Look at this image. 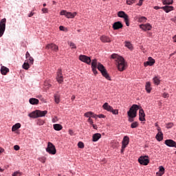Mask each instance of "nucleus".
<instances>
[{"instance_id":"f257e3e1","label":"nucleus","mask_w":176,"mask_h":176,"mask_svg":"<svg viewBox=\"0 0 176 176\" xmlns=\"http://www.w3.org/2000/svg\"><path fill=\"white\" fill-rule=\"evenodd\" d=\"M91 68L94 75H97V74H98V72H97L98 69V71L101 72L102 76L105 78V79H107V80H111V76H109L108 72H107V69H105V67H104L102 64H101L100 63H98L97 59L92 60Z\"/></svg>"},{"instance_id":"f03ea898","label":"nucleus","mask_w":176,"mask_h":176,"mask_svg":"<svg viewBox=\"0 0 176 176\" xmlns=\"http://www.w3.org/2000/svg\"><path fill=\"white\" fill-rule=\"evenodd\" d=\"M111 58L115 60L118 69L119 71H120V72L126 69L127 65H126V62L124 61V58H123V57L116 54H113L111 55Z\"/></svg>"},{"instance_id":"7ed1b4c3","label":"nucleus","mask_w":176,"mask_h":176,"mask_svg":"<svg viewBox=\"0 0 176 176\" xmlns=\"http://www.w3.org/2000/svg\"><path fill=\"white\" fill-rule=\"evenodd\" d=\"M140 109V107L138 104H133L127 112L128 115V122L131 123L134 122V118L137 117V111Z\"/></svg>"},{"instance_id":"20e7f679","label":"nucleus","mask_w":176,"mask_h":176,"mask_svg":"<svg viewBox=\"0 0 176 176\" xmlns=\"http://www.w3.org/2000/svg\"><path fill=\"white\" fill-rule=\"evenodd\" d=\"M47 114V111H41L36 110L30 113H29L28 116L30 118H43Z\"/></svg>"},{"instance_id":"39448f33","label":"nucleus","mask_w":176,"mask_h":176,"mask_svg":"<svg viewBox=\"0 0 176 176\" xmlns=\"http://www.w3.org/2000/svg\"><path fill=\"white\" fill-rule=\"evenodd\" d=\"M118 16L120 17L121 19H124V21L127 27L130 25V20L129 19V15L126 14L124 11H119L118 12Z\"/></svg>"},{"instance_id":"423d86ee","label":"nucleus","mask_w":176,"mask_h":176,"mask_svg":"<svg viewBox=\"0 0 176 176\" xmlns=\"http://www.w3.org/2000/svg\"><path fill=\"white\" fill-rule=\"evenodd\" d=\"M46 152L50 153V155H56V153H57V150H56V146L53 145V143L50 142H48Z\"/></svg>"},{"instance_id":"0eeeda50","label":"nucleus","mask_w":176,"mask_h":176,"mask_svg":"<svg viewBox=\"0 0 176 176\" xmlns=\"http://www.w3.org/2000/svg\"><path fill=\"white\" fill-rule=\"evenodd\" d=\"M6 28V19H3L0 21V38L2 37L5 33V30Z\"/></svg>"},{"instance_id":"6e6552de","label":"nucleus","mask_w":176,"mask_h":176,"mask_svg":"<svg viewBox=\"0 0 176 176\" xmlns=\"http://www.w3.org/2000/svg\"><path fill=\"white\" fill-rule=\"evenodd\" d=\"M60 16H65L67 19H74L75 16H76L77 13L76 12H68L67 10H62L60 12Z\"/></svg>"},{"instance_id":"1a4fd4ad","label":"nucleus","mask_w":176,"mask_h":176,"mask_svg":"<svg viewBox=\"0 0 176 176\" xmlns=\"http://www.w3.org/2000/svg\"><path fill=\"white\" fill-rule=\"evenodd\" d=\"M79 60L80 61H82V63H85L86 64H88L90 65L91 63V59L90 57L86 56V55H80L79 56Z\"/></svg>"},{"instance_id":"9d476101","label":"nucleus","mask_w":176,"mask_h":176,"mask_svg":"<svg viewBox=\"0 0 176 176\" xmlns=\"http://www.w3.org/2000/svg\"><path fill=\"white\" fill-rule=\"evenodd\" d=\"M154 9H155V10H158V9H163L166 13H168L171 12V10H174V7L168 6H165L164 7L155 6Z\"/></svg>"},{"instance_id":"9b49d317","label":"nucleus","mask_w":176,"mask_h":176,"mask_svg":"<svg viewBox=\"0 0 176 176\" xmlns=\"http://www.w3.org/2000/svg\"><path fill=\"white\" fill-rule=\"evenodd\" d=\"M145 157H148V156L140 157L138 159V162L140 164H142L143 166H148V164H149V160Z\"/></svg>"},{"instance_id":"f8f14e48","label":"nucleus","mask_w":176,"mask_h":176,"mask_svg":"<svg viewBox=\"0 0 176 176\" xmlns=\"http://www.w3.org/2000/svg\"><path fill=\"white\" fill-rule=\"evenodd\" d=\"M56 80L58 82V83H63V82H64V78L63 77L61 69H58L57 72Z\"/></svg>"},{"instance_id":"ddd939ff","label":"nucleus","mask_w":176,"mask_h":176,"mask_svg":"<svg viewBox=\"0 0 176 176\" xmlns=\"http://www.w3.org/2000/svg\"><path fill=\"white\" fill-rule=\"evenodd\" d=\"M165 144L170 148H176V142L173 140H165Z\"/></svg>"},{"instance_id":"4468645a","label":"nucleus","mask_w":176,"mask_h":176,"mask_svg":"<svg viewBox=\"0 0 176 176\" xmlns=\"http://www.w3.org/2000/svg\"><path fill=\"white\" fill-rule=\"evenodd\" d=\"M45 49H51V50H54V52H58V46L56 45V44L54 43L47 45Z\"/></svg>"},{"instance_id":"2eb2a0df","label":"nucleus","mask_w":176,"mask_h":176,"mask_svg":"<svg viewBox=\"0 0 176 176\" xmlns=\"http://www.w3.org/2000/svg\"><path fill=\"white\" fill-rule=\"evenodd\" d=\"M140 28L143 30V31H151L152 30V25L149 23L142 24L140 25Z\"/></svg>"},{"instance_id":"dca6fc26","label":"nucleus","mask_w":176,"mask_h":176,"mask_svg":"<svg viewBox=\"0 0 176 176\" xmlns=\"http://www.w3.org/2000/svg\"><path fill=\"white\" fill-rule=\"evenodd\" d=\"M129 142H130V138H129V136H124L122 142V146L126 148L129 145Z\"/></svg>"},{"instance_id":"f3484780","label":"nucleus","mask_w":176,"mask_h":176,"mask_svg":"<svg viewBox=\"0 0 176 176\" xmlns=\"http://www.w3.org/2000/svg\"><path fill=\"white\" fill-rule=\"evenodd\" d=\"M139 120H140V122L145 121V112H144V109H142L139 111Z\"/></svg>"},{"instance_id":"a211bd4d","label":"nucleus","mask_w":176,"mask_h":176,"mask_svg":"<svg viewBox=\"0 0 176 176\" xmlns=\"http://www.w3.org/2000/svg\"><path fill=\"white\" fill-rule=\"evenodd\" d=\"M113 30H120V28H123V24L120 21H117L113 24Z\"/></svg>"},{"instance_id":"6ab92c4d","label":"nucleus","mask_w":176,"mask_h":176,"mask_svg":"<svg viewBox=\"0 0 176 176\" xmlns=\"http://www.w3.org/2000/svg\"><path fill=\"white\" fill-rule=\"evenodd\" d=\"M100 41L103 43H110L111 42V38L107 36H100Z\"/></svg>"},{"instance_id":"aec40b11","label":"nucleus","mask_w":176,"mask_h":176,"mask_svg":"<svg viewBox=\"0 0 176 176\" xmlns=\"http://www.w3.org/2000/svg\"><path fill=\"white\" fill-rule=\"evenodd\" d=\"M102 108L103 109H105V111H108V112H111L112 111L113 107L111 106H110L108 102H105L103 105H102Z\"/></svg>"},{"instance_id":"412c9836","label":"nucleus","mask_w":176,"mask_h":176,"mask_svg":"<svg viewBox=\"0 0 176 176\" xmlns=\"http://www.w3.org/2000/svg\"><path fill=\"white\" fill-rule=\"evenodd\" d=\"M29 102L32 105H38V104H39V100L34 98H32L29 100Z\"/></svg>"},{"instance_id":"4be33fe9","label":"nucleus","mask_w":176,"mask_h":176,"mask_svg":"<svg viewBox=\"0 0 176 176\" xmlns=\"http://www.w3.org/2000/svg\"><path fill=\"white\" fill-rule=\"evenodd\" d=\"M9 72V68L5 67V66H1V75H6Z\"/></svg>"},{"instance_id":"5701e85b","label":"nucleus","mask_w":176,"mask_h":176,"mask_svg":"<svg viewBox=\"0 0 176 176\" xmlns=\"http://www.w3.org/2000/svg\"><path fill=\"white\" fill-rule=\"evenodd\" d=\"M155 138L159 142L163 141V132H162V131L158 132L155 136Z\"/></svg>"},{"instance_id":"b1692460","label":"nucleus","mask_w":176,"mask_h":176,"mask_svg":"<svg viewBox=\"0 0 176 176\" xmlns=\"http://www.w3.org/2000/svg\"><path fill=\"white\" fill-rule=\"evenodd\" d=\"M92 138H93L92 141H94V142H97V141H98V139L101 138V134L95 133L93 135Z\"/></svg>"},{"instance_id":"393cba45","label":"nucleus","mask_w":176,"mask_h":176,"mask_svg":"<svg viewBox=\"0 0 176 176\" xmlns=\"http://www.w3.org/2000/svg\"><path fill=\"white\" fill-rule=\"evenodd\" d=\"M53 127L56 131H60V130H63V125L60 124H55L53 125Z\"/></svg>"},{"instance_id":"a878e982","label":"nucleus","mask_w":176,"mask_h":176,"mask_svg":"<svg viewBox=\"0 0 176 176\" xmlns=\"http://www.w3.org/2000/svg\"><path fill=\"white\" fill-rule=\"evenodd\" d=\"M145 89L147 93H151V91H152V87H151L150 82H146Z\"/></svg>"},{"instance_id":"bb28decb","label":"nucleus","mask_w":176,"mask_h":176,"mask_svg":"<svg viewBox=\"0 0 176 176\" xmlns=\"http://www.w3.org/2000/svg\"><path fill=\"white\" fill-rule=\"evenodd\" d=\"M21 127V124L16 123L14 125L12 126V131H16V130H19Z\"/></svg>"},{"instance_id":"cd10ccee","label":"nucleus","mask_w":176,"mask_h":176,"mask_svg":"<svg viewBox=\"0 0 176 176\" xmlns=\"http://www.w3.org/2000/svg\"><path fill=\"white\" fill-rule=\"evenodd\" d=\"M159 168H160V170H159V172L157 173V175L162 176V175H163V174H164V167L161 166L159 167Z\"/></svg>"},{"instance_id":"c85d7f7f","label":"nucleus","mask_w":176,"mask_h":176,"mask_svg":"<svg viewBox=\"0 0 176 176\" xmlns=\"http://www.w3.org/2000/svg\"><path fill=\"white\" fill-rule=\"evenodd\" d=\"M163 5H173L174 3L173 0H162Z\"/></svg>"},{"instance_id":"c756f323","label":"nucleus","mask_w":176,"mask_h":176,"mask_svg":"<svg viewBox=\"0 0 176 176\" xmlns=\"http://www.w3.org/2000/svg\"><path fill=\"white\" fill-rule=\"evenodd\" d=\"M54 101L56 104H59L60 103V95H58V94H55L54 96Z\"/></svg>"},{"instance_id":"7c9ffc66","label":"nucleus","mask_w":176,"mask_h":176,"mask_svg":"<svg viewBox=\"0 0 176 176\" xmlns=\"http://www.w3.org/2000/svg\"><path fill=\"white\" fill-rule=\"evenodd\" d=\"M153 82H154L155 85H160V79L159 78V77L155 76V77L153 78Z\"/></svg>"},{"instance_id":"2f4dec72","label":"nucleus","mask_w":176,"mask_h":176,"mask_svg":"<svg viewBox=\"0 0 176 176\" xmlns=\"http://www.w3.org/2000/svg\"><path fill=\"white\" fill-rule=\"evenodd\" d=\"M139 23H146V17L145 16H141L138 19Z\"/></svg>"},{"instance_id":"473e14b6","label":"nucleus","mask_w":176,"mask_h":176,"mask_svg":"<svg viewBox=\"0 0 176 176\" xmlns=\"http://www.w3.org/2000/svg\"><path fill=\"white\" fill-rule=\"evenodd\" d=\"M148 62L150 63V67H152V65L155 64V59H153L152 57H148Z\"/></svg>"},{"instance_id":"72a5a7b5","label":"nucleus","mask_w":176,"mask_h":176,"mask_svg":"<svg viewBox=\"0 0 176 176\" xmlns=\"http://www.w3.org/2000/svg\"><path fill=\"white\" fill-rule=\"evenodd\" d=\"M91 115H93V112H91V111H88V112H87V113H85L84 114V116H85V118H91Z\"/></svg>"},{"instance_id":"f704fd0d","label":"nucleus","mask_w":176,"mask_h":176,"mask_svg":"<svg viewBox=\"0 0 176 176\" xmlns=\"http://www.w3.org/2000/svg\"><path fill=\"white\" fill-rule=\"evenodd\" d=\"M138 126V122H134L131 124V129H137V126Z\"/></svg>"},{"instance_id":"c9c22d12","label":"nucleus","mask_w":176,"mask_h":176,"mask_svg":"<svg viewBox=\"0 0 176 176\" xmlns=\"http://www.w3.org/2000/svg\"><path fill=\"white\" fill-rule=\"evenodd\" d=\"M126 47H128V49H130L131 50L133 49V45L129 42L125 43Z\"/></svg>"},{"instance_id":"e433bc0d","label":"nucleus","mask_w":176,"mask_h":176,"mask_svg":"<svg viewBox=\"0 0 176 176\" xmlns=\"http://www.w3.org/2000/svg\"><path fill=\"white\" fill-rule=\"evenodd\" d=\"M23 69H28L30 68V64L28 63H24L23 65Z\"/></svg>"},{"instance_id":"4c0bfd02","label":"nucleus","mask_w":176,"mask_h":176,"mask_svg":"<svg viewBox=\"0 0 176 176\" xmlns=\"http://www.w3.org/2000/svg\"><path fill=\"white\" fill-rule=\"evenodd\" d=\"M68 45H69L71 49H76V45H75V43L72 42H68Z\"/></svg>"},{"instance_id":"58836bf2","label":"nucleus","mask_w":176,"mask_h":176,"mask_svg":"<svg viewBox=\"0 0 176 176\" xmlns=\"http://www.w3.org/2000/svg\"><path fill=\"white\" fill-rule=\"evenodd\" d=\"M78 148H80V149H83V148H85V144H83V142H79L78 143Z\"/></svg>"},{"instance_id":"ea45409f","label":"nucleus","mask_w":176,"mask_h":176,"mask_svg":"<svg viewBox=\"0 0 176 176\" xmlns=\"http://www.w3.org/2000/svg\"><path fill=\"white\" fill-rule=\"evenodd\" d=\"M110 112H111L113 115H118L119 113V110L113 109V108Z\"/></svg>"},{"instance_id":"a19ab883","label":"nucleus","mask_w":176,"mask_h":176,"mask_svg":"<svg viewBox=\"0 0 176 176\" xmlns=\"http://www.w3.org/2000/svg\"><path fill=\"white\" fill-rule=\"evenodd\" d=\"M127 5H133V3H135V0H126Z\"/></svg>"},{"instance_id":"79ce46f5","label":"nucleus","mask_w":176,"mask_h":176,"mask_svg":"<svg viewBox=\"0 0 176 176\" xmlns=\"http://www.w3.org/2000/svg\"><path fill=\"white\" fill-rule=\"evenodd\" d=\"M37 124H38V126H43V124H45V121L42 120H38Z\"/></svg>"},{"instance_id":"37998d69","label":"nucleus","mask_w":176,"mask_h":176,"mask_svg":"<svg viewBox=\"0 0 176 176\" xmlns=\"http://www.w3.org/2000/svg\"><path fill=\"white\" fill-rule=\"evenodd\" d=\"M39 162H41V163H45L46 162V157H42L38 158Z\"/></svg>"},{"instance_id":"c03bdc74","label":"nucleus","mask_w":176,"mask_h":176,"mask_svg":"<svg viewBox=\"0 0 176 176\" xmlns=\"http://www.w3.org/2000/svg\"><path fill=\"white\" fill-rule=\"evenodd\" d=\"M28 61H29V63H30V64H34V58H33V57L30 56V57L28 58Z\"/></svg>"},{"instance_id":"a18cd8bd","label":"nucleus","mask_w":176,"mask_h":176,"mask_svg":"<svg viewBox=\"0 0 176 176\" xmlns=\"http://www.w3.org/2000/svg\"><path fill=\"white\" fill-rule=\"evenodd\" d=\"M174 126V124L170 122L166 124V129H171Z\"/></svg>"},{"instance_id":"49530a36","label":"nucleus","mask_w":176,"mask_h":176,"mask_svg":"<svg viewBox=\"0 0 176 176\" xmlns=\"http://www.w3.org/2000/svg\"><path fill=\"white\" fill-rule=\"evenodd\" d=\"M21 173L19 171H16L12 174V176H21Z\"/></svg>"},{"instance_id":"de8ad7c7","label":"nucleus","mask_w":176,"mask_h":176,"mask_svg":"<svg viewBox=\"0 0 176 176\" xmlns=\"http://www.w3.org/2000/svg\"><path fill=\"white\" fill-rule=\"evenodd\" d=\"M14 151H19L20 146L19 145L14 146Z\"/></svg>"},{"instance_id":"09e8293b","label":"nucleus","mask_w":176,"mask_h":176,"mask_svg":"<svg viewBox=\"0 0 176 176\" xmlns=\"http://www.w3.org/2000/svg\"><path fill=\"white\" fill-rule=\"evenodd\" d=\"M169 96L170 95L167 93H164V94H163L164 98H168Z\"/></svg>"},{"instance_id":"8fccbe9b","label":"nucleus","mask_w":176,"mask_h":176,"mask_svg":"<svg viewBox=\"0 0 176 176\" xmlns=\"http://www.w3.org/2000/svg\"><path fill=\"white\" fill-rule=\"evenodd\" d=\"M144 67H148V65L151 66V63H149V60L144 62Z\"/></svg>"},{"instance_id":"3c124183","label":"nucleus","mask_w":176,"mask_h":176,"mask_svg":"<svg viewBox=\"0 0 176 176\" xmlns=\"http://www.w3.org/2000/svg\"><path fill=\"white\" fill-rule=\"evenodd\" d=\"M25 57L27 59H28L30 57H31L30 52H26Z\"/></svg>"},{"instance_id":"603ef678","label":"nucleus","mask_w":176,"mask_h":176,"mask_svg":"<svg viewBox=\"0 0 176 176\" xmlns=\"http://www.w3.org/2000/svg\"><path fill=\"white\" fill-rule=\"evenodd\" d=\"M88 122H89V123H90V124H91V125H93V123H94V122H93V120H92L91 118H89L88 119Z\"/></svg>"},{"instance_id":"864d4df0","label":"nucleus","mask_w":176,"mask_h":176,"mask_svg":"<svg viewBox=\"0 0 176 176\" xmlns=\"http://www.w3.org/2000/svg\"><path fill=\"white\" fill-rule=\"evenodd\" d=\"M98 118H99L100 119H102L105 118V116L103 114L98 115Z\"/></svg>"},{"instance_id":"5fc2aeb1","label":"nucleus","mask_w":176,"mask_h":176,"mask_svg":"<svg viewBox=\"0 0 176 176\" xmlns=\"http://www.w3.org/2000/svg\"><path fill=\"white\" fill-rule=\"evenodd\" d=\"M142 2L143 1L142 0H140L138 3L137 4L138 6H142Z\"/></svg>"},{"instance_id":"6e6d98bb","label":"nucleus","mask_w":176,"mask_h":176,"mask_svg":"<svg viewBox=\"0 0 176 176\" xmlns=\"http://www.w3.org/2000/svg\"><path fill=\"white\" fill-rule=\"evenodd\" d=\"M91 118H94L95 119H97L98 115L97 114H94V113H93V115L91 116Z\"/></svg>"},{"instance_id":"4d7b16f0","label":"nucleus","mask_w":176,"mask_h":176,"mask_svg":"<svg viewBox=\"0 0 176 176\" xmlns=\"http://www.w3.org/2000/svg\"><path fill=\"white\" fill-rule=\"evenodd\" d=\"M42 12H43V13H47L48 10H47V8H43V9H42Z\"/></svg>"},{"instance_id":"13d9d810","label":"nucleus","mask_w":176,"mask_h":176,"mask_svg":"<svg viewBox=\"0 0 176 176\" xmlns=\"http://www.w3.org/2000/svg\"><path fill=\"white\" fill-rule=\"evenodd\" d=\"M69 134L70 135H74V131L73 130H69Z\"/></svg>"},{"instance_id":"bf43d9fd","label":"nucleus","mask_w":176,"mask_h":176,"mask_svg":"<svg viewBox=\"0 0 176 176\" xmlns=\"http://www.w3.org/2000/svg\"><path fill=\"white\" fill-rule=\"evenodd\" d=\"M124 149H126V147H124V146H122L121 153H123V152H124Z\"/></svg>"},{"instance_id":"052dcab7","label":"nucleus","mask_w":176,"mask_h":176,"mask_svg":"<svg viewBox=\"0 0 176 176\" xmlns=\"http://www.w3.org/2000/svg\"><path fill=\"white\" fill-rule=\"evenodd\" d=\"M32 16H34V12H31L28 14V17H32Z\"/></svg>"},{"instance_id":"680f3d73","label":"nucleus","mask_w":176,"mask_h":176,"mask_svg":"<svg viewBox=\"0 0 176 176\" xmlns=\"http://www.w3.org/2000/svg\"><path fill=\"white\" fill-rule=\"evenodd\" d=\"M5 151V149H3L2 147H0V153H3V152Z\"/></svg>"},{"instance_id":"e2e57ef3","label":"nucleus","mask_w":176,"mask_h":176,"mask_svg":"<svg viewBox=\"0 0 176 176\" xmlns=\"http://www.w3.org/2000/svg\"><path fill=\"white\" fill-rule=\"evenodd\" d=\"M64 26H60L59 27V30H60V31H64Z\"/></svg>"},{"instance_id":"0e129e2a","label":"nucleus","mask_w":176,"mask_h":176,"mask_svg":"<svg viewBox=\"0 0 176 176\" xmlns=\"http://www.w3.org/2000/svg\"><path fill=\"white\" fill-rule=\"evenodd\" d=\"M92 126L94 127V129L95 130H97V129H98L97 125L93 124H92Z\"/></svg>"},{"instance_id":"69168bd1","label":"nucleus","mask_w":176,"mask_h":176,"mask_svg":"<svg viewBox=\"0 0 176 176\" xmlns=\"http://www.w3.org/2000/svg\"><path fill=\"white\" fill-rule=\"evenodd\" d=\"M173 42H176V35L173 37Z\"/></svg>"},{"instance_id":"338daca9","label":"nucleus","mask_w":176,"mask_h":176,"mask_svg":"<svg viewBox=\"0 0 176 176\" xmlns=\"http://www.w3.org/2000/svg\"><path fill=\"white\" fill-rule=\"evenodd\" d=\"M171 21H174V23H176V17L173 18V19H171Z\"/></svg>"},{"instance_id":"774afa93","label":"nucleus","mask_w":176,"mask_h":176,"mask_svg":"<svg viewBox=\"0 0 176 176\" xmlns=\"http://www.w3.org/2000/svg\"><path fill=\"white\" fill-rule=\"evenodd\" d=\"M74 100H75V96H72V101H74Z\"/></svg>"}]
</instances>
